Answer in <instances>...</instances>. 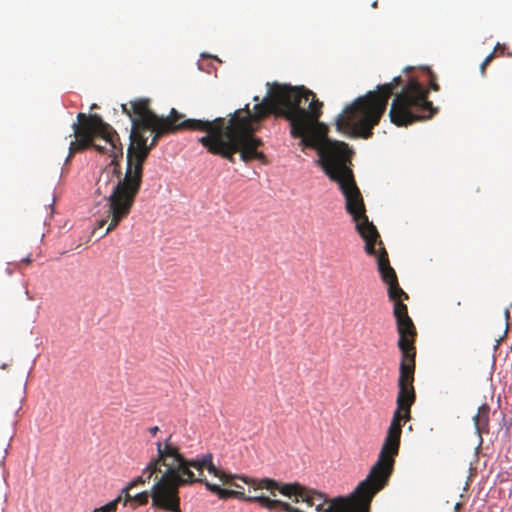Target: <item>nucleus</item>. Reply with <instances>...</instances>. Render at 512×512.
Masks as SVG:
<instances>
[{"instance_id": "nucleus-12", "label": "nucleus", "mask_w": 512, "mask_h": 512, "mask_svg": "<svg viewBox=\"0 0 512 512\" xmlns=\"http://www.w3.org/2000/svg\"><path fill=\"white\" fill-rule=\"evenodd\" d=\"M149 105L148 99H137L130 102L133 113L131 131L149 130V124L162 117L154 113Z\"/></svg>"}, {"instance_id": "nucleus-23", "label": "nucleus", "mask_w": 512, "mask_h": 512, "mask_svg": "<svg viewBox=\"0 0 512 512\" xmlns=\"http://www.w3.org/2000/svg\"><path fill=\"white\" fill-rule=\"evenodd\" d=\"M22 263L30 264L32 262V259L30 256H27L21 260Z\"/></svg>"}, {"instance_id": "nucleus-5", "label": "nucleus", "mask_w": 512, "mask_h": 512, "mask_svg": "<svg viewBox=\"0 0 512 512\" xmlns=\"http://www.w3.org/2000/svg\"><path fill=\"white\" fill-rule=\"evenodd\" d=\"M157 455L152 457L141 475L128 485L142 486L154 479L151 487L152 506L170 512H181L179 488L192 486L195 481L192 467H201V462L188 461L170 435L155 443ZM205 462H202L204 464Z\"/></svg>"}, {"instance_id": "nucleus-2", "label": "nucleus", "mask_w": 512, "mask_h": 512, "mask_svg": "<svg viewBox=\"0 0 512 512\" xmlns=\"http://www.w3.org/2000/svg\"><path fill=\"white\" fill-rule=\"evenodd\" d=\"M149 130L154 133L150 144H147L146 132L148 130H137L130 133L131 143L127 151L124 179L117 183L109 198L110 213H112L113 219L100 238L112 232L130 214L141 188L143 165L161 137L184 130L205 132L206 135L200 137L198 142L209 153L219 155L232 163L235 162L234 151L236 149L231 142L230 118L228 120L223 117L213 120L187 119L184 114L172 108L168 116L161 117L149 124Z\"/></svg>"}, {"instance_id": "nucleus-18", "label": "nucleus", "mask_w": 512, "mask_h": 512, "mask_svg": "<svg viewBox=\"0 0 512 512\" xmlns=\"http://www.w3.org/2000/svg\"><path fill=\"white\" fill-rule=\"evenodd\" d=\"M494 58H495V52H491L489 55L486 56V58L480 65V72H481L482 76H484L486 74V68L492 62V60Z\"/></svg>"}, {"instance_id": "nucleus-8", "label": "nucleus", "mask_w": 512, "mask_h": 512, "mask_svg": "<svg viewBox=\"0 0 512 512\" xmlns=\"http://www.w3.org/2000/svg\"><path fill=\"white\" fill-rule=\"evenodd\" d=\"M429 91L414 76H409L401 92L396 93L389 110L390 121L408 126L432 118L438 108L428 100Z\"/></svg>"}, {"instance_id": "nucleus-3", "label": "nucleus", "mask_w": 512, "mask_h": 512, "mask_svg": "<svg viewBox=\"0 0 512 512\" xmlns=\"http://www.w3.org/2000/svg\"><path fill=\"white\" fill-rule=\"evenodd\" d=\"M407 415L406 417V411L396 408L376 463L349 498L329 500L324 494L297 482L282 483L267 477H244L243 480L254 491L267 490L273 499L276 492L293 498V502L300 505L298 508L305 512L309 509L315 512H370L372 499L388 484L393 473L395 457L400 447L402 422L405 423L411 418L410 412Z\"/></svg>"}, {"instance_id": "nucleus-9", "label": "nucleus", "mask_w": 512, "mask_h": 512, "mask_svg": "<svg viewBox=\"0 0 512 512\" xmlns=\"http://www.w3.org/2000/svg\"><path fill=\"white\" fill-rule=\"evenodd\" d=\"M188 461L192 462H205L204 464L201 463V467H192L193 475L195 478V481L193 482V485L195 483H201L204 484L205 487L212 493L216 494L220 499L226 500L228 498H236L238 500L246 501L249 503H256L261 508H265L268 511H279V507L282 503L281 500L273 499L270 496H266L264 494L259 495H246L241 490H230V489H224L221 488L217 484H212L209 481H207L206 477L204 476V470L206 469L210 474L214 475L215 477L219 478L224 484L232 483V480L240 479L245 484H247L243 478V476L229 474L224 472L223 470L218 469L214 463H213V455L211 453H207L205 455H202L200 457L196 458H188Z\"/></svg>"}, {"instance_id": "nucleus-4", "label": "nucleus", "mask_w": 512, "mask_h": 512, "mask_svg": "<svg viewBox=\"0 0 512 512\" xmlns=\"http://www.w3.org/2000/svg\"><path fill=\"white\" fill-rule=\"evenodd\" d=\"M356 230L365 241V252L377 258L378 270L381 279L388 285L389 299L394 302L393 315L396 319L397 332L399 334L398 347L401 352L400 375L398 379L397 408L411 413V406L415 401L413 386L416 358V328L408 315V307L402 302V298L408 299V295L399 286L395 270L390 266L388 253L385 250L380 235L369 221L364 208V218L353 220ZM408 415L406 414V417Z\"/></svg>"}, {"instance_id": "nucleus-20", "label": "nucleus", "mask_w": 512, "mask_h": 512, "mask_svg": "<svg viewBox=\"0 0 512 512\" xmlns=\"http://www.w3.org/2000/svg\"><path fill=\"white\" fill-rule=\"evenodd\" d=\"M505 49H506V46L504 44L497 43L496 46L494 47V50L492 52H495V56L497 54L503 55Z\"/></svg>"}, {"instance_id": "nucleus-15", "label": "nucleus", "mask_w": 512, "mask_h": 512, "mask_svg": "<svg viewBox=\"0 0 512 512\" xmlns=\"http://www.w3.org/2000/svg\"><path fill=\"white\" fill-rule=\"evenodd\" d=\"M149 498H151V490L136 494L133 496V501H135L138 505H146Z\"/></svg>"}, {"instance_id": "nucleus-21", "label": "nucleus", "mask_w": 512, "mask_h": 512, "mask_svg": "<svg viewBox=\"0 0 512 512\" xmlns=\"http://www.w3.org/2000/svg\"><path fill=\"white\" fill-rule=\"evenodd\" d=\"M121 108H122V112L124 114H126L132 121V118H133L132 108L131 107L129 108L127 104H122Z\"/></svg>"}, {"instance_id": "nucleus-16", "label": "nucleus", "mask_w": 512, "mask_h": 512, "mask_svg": "<svg viewBox=\"0 0 512 512\" xmlns=\"http://www.w3.org/2000/svg\"><path fill=\"white\" fill-rule=\"evenodd\" d=\"M425 71L429 77V88L433 91H439L440 86L437 83L436 75L429 68H425Z\"/></svg>"}, {"instance_id": "nucleus-7", "label": "nucleus", "mask_w": 512, "mask_h": 512, "mask_svg": "<svg viewBox=\"0 0 512 512\" xmlns=\"http://www.w3.org/2000/svg\"><path fill=\"white\" fill-rule=\"evenodd\" d=\"M77 122L73 123V136L70 142L68 162L76 152L93 147L101 154H109L112 160H118L123 155L122 145L115 129L104 122L98 114H77ZM72 137V135H70Z\"/></svg>"}, {"instance_id": "nucleus-19", "label": "nucleus", "mask_w": 512, "mask_h": 512, "mask_svg": "<svg viewBox=\"0 0 512 512\" xmlns=\"http://www.w3.org/2000/svg\"><path fill=\"white\" fill-rule=\"evenodd\" d=\"M279 510L283 512H305L300 508H294L290 503L284 501H282Z\"/></svg>"}, {"instance_id": "nucleus-11", "label": "nucleus", "mask_w": 512, "mask_h": 512, "mask_svg": "<svg viewBox=\"0 0 512 512\" xmlns=\"http://www.w3.org/2000/svg\"><path fill=\"white\" fill-rule=\"evenodd\" d=\"M123 179L124 177L121 178V170L118 160H111L110 164L101 172L96 182V193L98 195H104L106 199V205L108 207L107 218L101 219L97 222V227L94 229L93 234L96 233L97 229L104 227L108 219H110L109 224L112 222L113 215L110 213L109 198L113 193L114 187Z\"/></svg>"}, {"instance_id": "nucleus-6", "label": "nucleus", "mask_w": 512, "mask_h": 512, "mask_svg": "<svg viewBox=\"0 0 512 512\" xmlns=\"http://www.w3.org/2000/svg\"><path fill=\"white\" fill-rule=\"evenodd\" d=\"M402 82V78L397 76L390 83L379 85L377 90L358 97L337 116V130L355 138H370L373 135V128L386 111L388 100L393 95L394 89Z\"/></svg>"}, {"instance_id": "nucleus-14", "label": "nucleus", "mask_w": 512, "mask_h": 512, "mask_svg": "<svg viewBox=\"0 0 512 512\" xmlns=\"http://www.w3.org/2000/svg\"><path fill=\"white\" fill-rule=\"evenodd\" d=\"M121 501V496H118L114 500L110 501L106 505L96 508L93 512H116L118 503Z\"/></svg>"}, {"instance_id": "nucleus-10", "label": "nucleus", "mask_w": 512, "mask_h": 512, "mask_svg": "<svg viewBox=\"0 0 512 512\" xmlns=\"http://www.w3.org/2000/svg\"><path fill=\"white\" fill-rule=\"evenodd\" d=\"M316 120V122L312 125L311 130L309 133L313 135V137H316L319 139V142L323 145H326L328 143H335L336 151L337 153L332 157V162L336 165V167L341 171V173L346 178V181L348 180L350 184V189L354 192V196H356V199L358 198V202H360L362 197V194L356 184L354 174L352 171V155L353 150L348 146L347 143L337 140H332L328 138L327 132L328 128L323 123H320Z\"/></svg>"}, {"instance_id": "nucleus-24", "label": "nucleus", "mask_w": 512, "mask_h": 512, "mask_svg": "<svg viewBox=\"0 0 512 512\" xmlns=\"http://www.w3.org/2000/svg\"><path fill=\"white\" fill-rule=\"evenodd\" d=\"M228 485L233 486L237 489H243V487L241 485L235 483L234 480H232V483H228Z\"/></svg>"}, {"instance_id": "nucleus-22", "label": "nucleus", "mask_w": 512, "mask_h": 512, "mask_svg": "<svg viewBox=\"0 0 512 512\" xmlns=\"http://www.w3.org/2000/svg\"><path fill=\"white\" fill-rule=\"evenodd\" d=\"M159 427L158 426H153V427H150L149 428V433L152 435V436H155L158 432H159Z\"/></svg>"}, {"instance_id": "nucleus-13", "label": "nucleus", "mask_w": 512, "mask_h": 512, "mask_svg": "<svg viewBox=\"0 0 512 512\" xmlns=\"http://www.w3.org/2000/svg\"><path fill=\"white\" fill-rule=\"evenodd\" d=\"M489 411V407L484 404L479 407L478 413L474 416V423L478 431H481L488 426Z\"/></svg>"}, {"instance_id": "nucleus-25", "label": "nucleus", "mask_w": 512, "mask_h": 512, "mask_svg": "<svg viewBox=\"0 0 512 512\" xmlns=\"http://www.w3.org/2000/svg\"><path fill=\"white\" fill-rule=\"evenodd\" d=\"M372 7L376 8L377 7V1H375L373 4H372Z\"/></svg>"}, {"instance_id": "nucleus-1", "label": "nucleus", "mask_w": 512, "mask_h": 512, "mask_svg": "<svg viewBox=\"0 0 512 512\" xmlns=\"http://www.w3.org/2000/svg\"><path fill=\"white\" fill-rule=\"evenodd\" d=\"M268 92L266 97L259 101L255 96L253 110L249 104L238 109L230 116L231 142L236 149L234 155L239 153L244 163L254 160L263 165L269 164L267 156L260 150L264 143L255 133L260 129L261 122L270 114L283 118L290 123V134L293 138H300V145L303 148L315 149L318 153V165L328 178L336 182L345 197L346 211L353 220L364 218V201L354 196L350 189L348 180L332 162V157L337 153L335 143L323 145L319 139L309 133L312 125L322 114V102L315 94L304 86H290L287 84H267Z\"/></svg>"}, {"instance_id": "nucleus-17", "label": "nucleus", "mask_w": 512, "mask_h": 512, "mask_svg": "<svg viewBox=\"0 0 512 512\" xmlns=\"http://www.w3.org/2000/svg\"><path fill=\"white\" fill-rule=\"evenodd\" d=\"M131 489L132 488L129 485H127L126 487H124L121 490V494L119 496H121V499L122 498L124 499V502H123L124 506H126L128 502L133 501V496L130 494Z\"/></svg>"}, {"instance_id": "nucleus-26", "label": "nucleus", "mask_w": 512, "mask_h": 512, "mask_svg": "<svg viewBox=\"0 0 512 512\" xmlns=\"http://www.w3.org/2000/svg\"><path fill=\"white\" fill-rule=\"evenodd\" d=\"M412 69H413L412 67H407V68L405 69V71H407V72H408V71H410V70H412Z\"/></svg>"}]
</instances>
